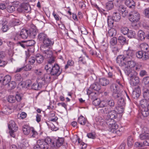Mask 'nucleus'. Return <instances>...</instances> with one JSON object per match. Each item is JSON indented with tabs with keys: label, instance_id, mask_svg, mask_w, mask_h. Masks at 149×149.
Instances as JSON below:
<instances>
[{
	"label": "nucleus",
	"instance_id": "obj_42",
	"mask_svg": "<svg viewBox=\"0 0 149 149\" xmlns=\"http://www.w3.org/2000/svg\"><path fill=\"white\" fill-rule=\"evenodd\" d=\"M31 84V81L29 80H26L25 81H24L22 84V87L26 88L30 86Z\"/></svg>",
	"mask_w": 149,
	"mask_h": 149
},
{
	"label": "nucleus",
	"instance_id": "obj_44",
	"mask_svg": "<svg viewBox=\"0 0 149 149\" xmlns=\"http://www.w3.org/2000/svg\"><path fill=\"white\" fill-rule=\"evenodd\" d=\"M12 39L14 40L17 41L18 40H20L21 38L19 33H14L13 34V36L12 37Z\"/></svg>",
	"mask_w": 149,
	"mask_h": 149
},
{
	"label": "nucleus",
	"instance_id": "obj_41",
	"mask_svg": "<svg viewBox=\"0 0 149 149\" xmlns=\"http://www.w3.org/2000/svg\"><path fill=\"white\" fill-rule=\"evenodd\" d=\"M36 81L41 88L43 85L46 84L42 77H38Z\"/></svg>",
	"mask_w": 149,
	"mask_h": 149
},
{
	"label": "nucleus",
	"instance_id": "obj_5",
	"mask_svg": "<svg viewBox=\"0 0 149 149\" xmlns=\"http://www.w3.org/2000/svg\"><path fill=\"white\" fill-rule=\"evenodd\" d=\"M54 138H51L49 137H47L45 138V139H39L38 140V143L41 145V147L44 148L45 149H48L49 145L52 147L54 146Z\"/></svg>",
	"mask_w": 149,
	"mask_h": 149
},
{
	"label": "nucleus",
	"instance_id": "obj_37",
	"mask_svg": "<svg viewBox=\"0 0 149 149\" xmlns=\"http://www.w3.org/2000/svg\"><path fill=\"white\" fill-rule=\"evenodd\" d=\"M104 107L100 110V112L102 113H109L111 111V107L108 106H107Z\"/></svg>",
	"mask_w": 149,
	"mask_h": 149
},
{
	"label": "nucleus",
	"instance_id": "obj_25",
	"mask_svg": "<svg viewBox=\"0 0 149 149\" xmlns=\"http://www.w3.org/2000/svg\"><path fill=\"white\" fill-rule=\"evenodd\" d=\"M32 128L30 127L27 125H24L22 127L23 133L25 135H28L31 132V128Z\"/></svg>",
	"mask_w": 149,
	"mask_h": 149
},
{
	"label": "nucleus",
	"instance_id": "obj_9",
	"mask_svg": "<svg viewBox=\"0 0 149 149\" xmlns=\"http://www.w3.org/2000/svg\"><path fill=\"white\" fill-rule=\"evenodd\" d=\"M40 49L50 48L52 46L54 43V41L53 39L50 38L48 37L42 42Z\"/></svg>",
	"mask_w": 149,
	"mask_h": 149
},
{
	"label": "nucleus",
	"instance_id": "obj_52",
	"mask_svg": "<svg viewBox=\"0 0 149 149\" xmlns=\"http://www.w3.org/2000/svg\"><path fill=\"white\" fill-rule=\"evenodd\" d=\"M26 58L29 59V63L31 65L33 64L35 62L36 60V57H29V56L26 54Z\"/></svg>",
	"mask_w": 149,
	"mask_h": 149
},
{
	"label": "nucleus",
	"instance_id": "obj_54",
	"mask_svg": "<svg viewBox=\"0 0 149 149\" xmlns=\"http://www.w3.org/2000/svg\"><path fill=\"white\" fill-rule=\"evenodd\" d=\"M16 86V84L15 81H12L10 82L8 84V86L10 89H14Z\"/></svg>",
	"mask_w": 149,
	"mask_h": 149
},
{
	"label": "nucleus",
	"instance_id": "obj_48",
	"mask_svg": "<svg viewBox=\"0 0 149 149\" xmlns=\"http://www.w3.org/2000/svg\"><path fill=\"white\" fill-rule=\"evenodd\" d=\"M139 137L142 140H146L149 138V133H141L140 134Z\"/></svg>",
	"mask_w": 149,
	"mask_h": 149
},
{
	"label": "nucleus",
	"instance_id": "obj_51",
	"mask_svg": "<svg viewBox=\"0 0 149 149\" xmlns=\"http://www.w3.org/2000/svg\"><path fill=\"white\" fill-rule=\"evenodd\" d=\"M90 97L91 99H93L91 98V97ZM93 97L94 98L93 99L94 100L93 101V104L95 106H99L100 101V99L99 98H96V97H95L94 96H93Z\"/></svg>",
	"mask_w": 149,
	"mask_h": 149
},
{
	"label": "nucleus",
	"instance_id": "obj_64",
	"mask_svg": "<svg viewBox=\"0 0 149 149\" xmlns=\"http://www.w3.org/2000/svg\"><path fill=\"white\" fill-rule=\"evenodd\" d=\"M38 140L37 141V144L34 146L33 147V149H45L44 148H42L41 147V146L42 144H40L38 143ZM43 145V144H42Z\"/></svg>",
	"mask_w": 149,
	"mask_h": 149
},
{
	"label": "nucleus",
	"instance_id": "obj_29",
	"mask_svg": "<svg viewBox=\"0 0 149 149\" xmlns=\"http://www.w3.org/2000/svg\"><path fill=\"white\" fill-rule=\"evenodd\" d=\"M55 113L54 112H51L49 115V120L51 121L56 122L58 120L57 117L55 116Z\"/></svg>",
	"mask_w": 149,
	"mask_h": 149
},
{
	"label": "nucleus",
	"instance_id": "obj_17",
	"mask_svg": "<svg viewBox=\"0 0 149 149\" xmlns=\"http://www.w3.org/2000/svg\"><path fill=\"white\" fill-rule=\"evenodd\" d=\"M118 10L119 13H121L123 17H125L127 14L128 12L126 8L123 5H120L118 7Z\"/></svg>",
	"mask_w": 149,
	"mask_h": 149
},
{
	"label": "nucleus",
	"instance_id": "obj_28",
	"mask_svg": "<svg viewBox=\"0 0 149 149\" xmlns=\"http://www.w3.org/2000/svg\"><path fill=\"white\" fill-rule=\"evenodd\" d=\"M121 18V16L119 13L116 12L113 13L112 18L116 22L119 21Z\"/></svg>",
	"mask_w": 149,
	"mask_h": 149
},
{
	"label": "nucleus",
	"instance_id": "obj_14",
	"mask_svg": "<svg viewBox=\"0 0 149 149\" xmlns=\"http://www.w3.org/2000/svg\"><path fill=\"white\" fill-rule=\"evenodd\" d=\"M137 58H142L143 60H146L149 58V55L148 53H144L143 51H140L137 52L136 54Z\"/></svg>",
	"mask_w": 149,
	"mask_h": 149
},
{
	"label": "nucleus",
	"instance_id": "obj_32",
	"mask_svg": "<svg viewBox=\"0 0 149 149\" xmlns=\"http://www.w3.org/2000/svg\"><path fill=\"white\" fill-rule=\"evenodd\" d=\"M124 127H122L118 130L115 129L114 130L112 131V133H116L118 136H120L124 132Z\"/></svg>",
	"mask_w": 149,
	"mask_h": 149
},
{
	"label": "nucleus",
	"instance_id": "obj_15",
	"mask_svg": "<svg viewBox=\"0 0 149 149\" xmlns=\"http://www.w3.org/2000/svg\"><path fill=\"white\" fill-rule=\"evenodd\" d=\"M12 111V109L10 107L5 106L3 107L0 111V116L8 115L11 113Z\"/></svg>",
	"mask_w": 149,
	"mask_h": 149
},
{
	"label": "nucleus",
	"instance_id": "obj_58",
	"mask_svg": "<svg viewBox=\"0 0 149 149\" xmlns=\"http://www.w3.org/2000/svg\"><path fill=\"white\" fill-rule=\"evenodd\" d=\"M129 31V29L127 27H122L120 29L121 32L125 35H127Z\"/></svg>",
	"mask_w": 149,
	"mask_h": 149
},
{
	"label": "nucleus",
	"instance_id": "obj_60",
	"mask_svg": "<svg viewBox=\"0 0 149 149\" xmlns=\"http://www.w3.org/2000/svg\"><path fill=\"white\" fill-rule=\"evenodd\" d=\"M113 7V5L112 1H109L107 3L106 7L109 10L111 9Z\"/></svg>",
	"mask_w": 149,
	"mask_h": 149
},
{
	"label": "nucleus",
	"instance_id": "obj_12",
	"mask_svg": "<svg viewBox=\"0 0 149 149\" xmlns=\"http://www.w3.org/2000/svg\"><path fill=\"white\" fill-rule=\"evenodd\" d=\"M130 75V83L131 85L134 86L138 84L139 82V77L134 75V72L131 73Z\"/></svg>",
	"mask_w": 149,
	"mask_h": 149
},
{
	"label": "nucleus",
	"instance_id": "obj_45",
	"mask_svg": "<svg viewBox=\"0 0 149 149\" xmlns=\"http://www.w3.org/2000/svg\"><path fill=\"white\" fill-rule=\"evenodd\" d=\"M28 34L29 36L32 38H34L36 35V30L33 29L28 30Z\"/></svg>",
	"mask_w": 149,
	"mask_h": 149
},
{
	"label": "nucleus",
	"instance_id": "obj_39",
	"mask_svg": "<svg viewBox=\"0 0 149 149\" xmlns=\"http://www.w3.org/2000/svg\"><path fill=\"white\" fill-rule=\"evenodd\" d=\"M138 37L139 40H142L145 39V33L142 30H140L139 31L138 33Z\"/></svg>",
	"mask_w": 149,
	"mask_h": 149
},
{
	"label": "nucleus",
	"instance_id": "obj_38",
	"mask_svg": "<svg viewBox=\"0 0 149 149\" xmlns=\"http://www.w3.org/2000/svg\"><path fill=\"white\" fill-rule=\"evenodd\" d=\"M119 42L122 45H124L127 44L126 38L122 36H119L118 38Z\"/></svg>",
	"mask_w": 149,
	"mask_h": 149
},
{
	"label": "nucleus",
	"instance_id": "obj_23",
	"mask_svg": "<svg viewBox=\"0 0 149 149\" xmlns=\"http://www.w3.org/2000/svg\"><path fill=\"white\" fill-rule=\"evenodd\" d=\"M141 93V91L139 88H136L133 91L132 93V96L134 98H137L140 96Z\"/></svg>",
	"mask_w": 149,
	"mask_h": 149
},
{
	"label": "nucleus",
	"instance_id": "obj_47",
	"mask_svg": "<svg viewBox=\"0 0 149 149\" xmlns=\"http://www.w3.org/2000/svg\"><path fill=\"white\" fill-rule=\"evenodd\" d=\"M117 39L115 37H113L110 40V43L111 47L115 45L117 43Z\"/></svg>",
	"mask_w": 149,
	"mask_h": 149
},
{
	"label": "nucleus",
	"instance_id": "obj_19",
	"mask_svg": "<svg viewBox=\"0 0 149 149\" xmlns=\"http://www.w3.org/2000/svg\"><path fill=\"white\" fill-rule=\"evenodd\" d=\"M48 37V35L45 32H41L38 35L37 40L40 42H43Z\"/></svg>",
	"mask_w": 149,
	"mask_h": 149
},
{
	"label": "nucleus",
	"instance_id": "obj_31",
	"mask_svg": "<svg viewBox=\"0 0 149 149\" xmlns=\"http://www.w3.org/2000/svg\"><path fill=\"white\" fill-rule=\"evenodd\" d=\"M36 58L37 62L39 64L42 63L44 61L43 56L40 54H38L36 55Z\"/></svg>",
	"mask_w": 149,
	"mask_h": 149
},
{
	"label": "nucleus",
	"instance_id": "obj_8",
	"mask_svg": "<svg viewBox=\"0 0 149 149\" xmlns=\"http://www.w3.org/2000/svg\"><path fill=\"white\" fill-rule=\"evenodd\" d=\"M140 15L139 13L136 10L131 11L129 15V18L130 20L133 22H137L140 19Z\"/></svg>",
	"mask_w": 149,
	"mask_h": 149
},
{
	"label": "nucleus",
	"instance_id": "obj_16",
	"mask_svg": "<svg viewBox=\"0 0 149 149\" xmlns=\"http://www.w3.org/2000/svg\"><path fill=\"white\" fill-rule=\"evenodd\" d=\"M40 49L46 59L53 55L52 51L50 49V48H42Z\"/></svg>",
	"mask_w": 149,
	"mask_h": 149
},
{
	"label": "nucleus",
	"instance_id": "obj_13",
	"mask_svg": "<svg viewBox=\"0 0 149 149\" xmlns=\"http://www.w3.org/2000/svg\"><path fill=\"white\" fill-rule=\"evenodd\" d=\"M54 146L53 148H59L63 144L64 139L63 138L58 137V138H54Z\"/></svg>",
	"mask_w": 149,
	"mask_h": 149
},
{
	"label": "nucleus",
	"instance_id": "obj_34",
	"mask_svg": "<svg viewBox=\"0 0 149 149\" xmlns=\"http://www.w3.org/2000/svg\"><path fill=\"white\" fill-rule=\"evenodd\" d=\"M143 95L144 98L149 101V90L144 88L143 90Z\"/></svg>",
	"mask_w": 149,
	"mask_h": 149
},
{
	"label": "nucleus",
	"instance_id": "obj_43",
	"mask_svg": "<svg viewBox=\"0 0 149 149\" xmlns=\"http://www.w3.org/2000/svg\"><path fill=\"white\" fill-rule=\"evenodd\" d=\"M127 37L130 38H135L136 36V34L134 31L132 30L129 31L127 34Z\"/></svg>",
	"mask_w": 149,
	"mask_h": 149
},
{
	"label": "nucleus",
	"instance_id": "obj_18",
	"mask_svg": "<svg viewBox=\"0 0 149 149\" xmlns=\"http://www.w3.org/2000/svg\"><path fill=\"white\" fill-rule=\"evenodd\" d=\"M47 61V64L46 65L45 68H49L53 65V64L54 63L55 61V58L53 55L52 56L46 58Z\"/></svg>",
	"mask_w": 149,
	"mask_h": 149
},
{
	"label": "nucleus",
	"instance_id": "obj_2",
	"mask_svg": "<svg viewBox=\"0 0 149 149\" xmlns=\"http://www.w3.org/2000/svg\"><path fill=\"white\" fill-rule=\"evenodd\" d=\"M130 60L124 61L120 64H124L125 65L124 71L127 75H129L131 73L134 72V75H137V72L141 69V65L136 63L135 61Z\"/></svg>",
	"mask_w": 149,
	"mask_h": 149
},
{
	"label": "nucleus",
	"instance_id": "obj_6",
	"mask_svg": "<svg viewBox=\"0 0 149 149\" xmlns=\"http://www.w3.org/2000/svg\"><path fill=\"white\" fill-rule=\"evenodd\" d=\"M105 119L104 122L103 123L101 122L100 124L103 126L108 125L109 131L111 132H112V131L118 128V126L114 120L107 119V118H105Z\"/></svg>",
	"mask_w": 149,
	"mask_h": 149
},
{
	"label": "nucleus",
	"instance_id": "obj_27",
	"mask_svg": "<svg viewBox=\"0 0 149 149\" xmlns=\"http://www.w3.org/2000/svg\"><path fill=\"white\" fill-rule=\"evenodd\" d=\"M78 122L81 125H85L87 122V121L86 119L81 115L78 118Z\"/></svg>",
	"mask_w": 149,
	"mask_h": 149
},
{
	"label": "nucleus",
	"instance_id": "obj_62",
	"mask_svg": "<svg viewBox=\"0 0 149 149\" xmlns=\"http://www.w3.org/2000/svg\"><path fill=\"white\" fill-rule=\"evenodd\" d=\"M107 106V100L100 101L99 106L100 107H104Z\"/></svg>",
	"mask_w": 149,
	"mask_h": 149
},
{
	"label": "nucleus",
	"instance_id": "obj_11",
	"mask_svg": "<svg viewBox=\"0 0 149 149\" xmlns=\"http://www.w3.org/2000/svg\"><path fill=\"white\" fill-rule=\"evenodd\" d=\"M17 10L19 13H28L31 10V7L28 4L21 3L17 8Z\"/></svg>",
	"mask_w": 149,
	"mask_h": 149
},
{
	"label": "nucleus",
	"instance_id": "obj_30",
	"mask_svg": "<svg viewBox=\"0 0 149 149\" xmlns=\"http://www.w3.org/2000/svg\"><path fill=\"white\" fill-rule=\"evenodd\" d=\"M11 79V77L9 75H6L3 78L2 84L4 85H6L8 84Z\"/></svg>",
	"mask_w": 149,
	"mask_h": 149
},
{
	"label": "nucleus",
	"instance_id": "obj_35",
	"mask_svg": "<svg viewBox=\"0 0 149 149\" xmlns=\"http://www.w3.org/2000/svg\"><path fill=\"white\" fill-rule=\"evenodd\" d=\"M140 47L146 53L149 50V47L148 45L145 43H141L140 45Z\"/></svg>",
	"mask_w": 149,
	"mask_h": 149
},
{
	"label": "nucleus",
	"instance_id": "obj_33",
	"mask_svg": "<svg viewBox=\"0 0 149 149\" xmlns=\"http://www.w3.org/2000/svg\"><path fill=\"white\" fill-rule=\"evenodd\" d=\"M9 23L10 26H14L19 25L21 23V22L18 19H13L11 21H10Z\"/></svg>",
	"mask_w": 149,
	"mask_h": 149
},
{
	"label": "nucleus",
	"instance_id": "obj_46",
	"mask_svg": "<svg viewBox=\"0 0 149 149\" xmlns=\"http://www.w3.org/2000/svg\"><path fill=\"white\" fill-rule=\"evenodd\" d=\"M114 20L111 16H108L107 18V23L108 26L110 28L113 26V22Z\"/></svg>",
	"mask_w": 149,
	"mask_h": 149
},
{
	"label": "nucleus",
	"instance_id": "obj_1",
	"mask_svg": "<svg viewBox=\"0 0 149 149\" xmlns=\"http://www.w3.org/2000/svg\"><path fill=\"white\" fill-rule=\"evenodd\" d=\"M110 88L112 92V96L115 99L118 100L117 103L119 106L118 110L119 113H122L124 111L123 106L125 105V103L123 98L122 97V91L119 89L116 84H112L110 86Z\"/></svg>",
	"mask_w": 149,
	"mask_h": 149
},
{
	"label": "nucleus",
	"instance_id": "obj_40",
	"mask_svg": "<svg viewBox=\"0 0 149 149\" xmlns=\"http://www.w3.org/2000/svg\"><path fill=\"white\" fill-rule=\"evenodd\" d=\"M116 33V31L115 29L111 28L109 30L107 36L108 37L113 36L115 35Z\"/></svg>",
	"mask_w": 149,
	"mask_h": 149
},
{
	"label": "nucleus",
	"instance_id": "obj_4",
	"mask_svg": "<svg viewBox=\"0 0 149 149\" xmlns=\"http://www.w3.org/2000/svg\"><path fill=\"white\" fill-rule=\"evenodd\" d=\"M45 69L47 72L50 73L51 75L52 76H58L61 72L59 66L57 63H54L49 68H49Z\"/></svg>",
	"mask_w": 149,
	"mask_h": 149
},
{
	"label": "nucleus",
	"instance_id": "obj_53",
	"mask_svg": "<svg viewBox=\"0 0 149 149\" xmlns=\"http://www.w3.org/2000/svg\"><path fill=\"white\" fill-rule=\"evenodd\" d=\"M147 101L148 102V100L145 99H144L141 100L140 101V104L142 108H143V107H146V106L147 104Z\"/></svg>",
	"mask_w": 149,
	"mask_h": 149
},
{
	"label": "nucleus",
	"instance_id": "obj_63",
	"mask_svg": "<svg viewBox=\"0 0 149 149\" xmlns=\"http://www.w3.org/2000/svg\"><path fill=\"white\" fill-rule=\"evenodd\" d=\"M142 83L145 85L149 84V77H147L144 78L142 80Z\"/></svg>",
	"mask_w": 149,
	"mask_h": 149
},
{
	"label": "nucleus",
	"instance_id": "obj_26",
	"mask_svg": "<svg viewBox=\"0 0 149 149\" xmlns=\"http://www.w3.org/2000/svg\"><path fill=\"white\" fill-rule=\"evenodd\" d=\"M99 82L100 84L102 86H106L109 84V80L105 78L100 79Z\"/></svg>",
	"mask_w": 149,
	"mask_h": 149
},
{
	"label": "nucleus",
	"instance_id": "obj_36",
	"mask_svg": "<svg viewBox=\"0 0 149 149\" xmlns=\"http://www.w3.org/2000/svg\"><path fill=\"white\" fill-rule=\"evenodd\" d=\"M141 113L144 117H146L149 115V111L146 107H143L141 109Z\"/></svg>",
	"mask_w": 149,
	"mask_h": 149
},
{
	"label": "nucleus",
	"instance_id": "obj_57",
	"mask_svg": "<svg viewBox=\"0 0 149 149\" xmlns=\"http://www.w3.org/2000/svg\"><path fill=\"white\" fill-rule=\"evenodd\" d=\"M42 77L46 83H48L50 82V81L51 77L49 74H45L44 75V77Z\"/></svg>",
	"mask_w": 149,
	"mask_h": 149
},
{
	"label": "nucleus",
	"instance_id": "obj_55",
	"mask_svg": "<svg viewBox=\"0 0 149 149\" xmlns=\"http://www.w3.org/2000/svg\"><path fill=\"white\" fill-rule=\"evenodd\" d=\"M107 106L109 105L110 107L113 108L115 106V103L113 99L107 100Z\"/></svg>",
	"mask_w": 149,
	"mask_h": 149
},
{
	"label": "nucleus",
	"instance_id": "obj_3",
	"mask_svg": "<svg viewBox=\"0 0 149 149\" xmlns=\"http://www.w3.org/2000/svg\"><path fill=\"white\" fill-rule=\"evenodd\" d=\"M135 52L134 51L129 49L125 50L123 54L118 56L116 59V62L119 65L122 63V62L128 60H132L134 56Z\"/></svg>",
	"mask_w": 149,
	"mask_h": 149
},
{
	"label": "nucleus",
	"instance_id": "obj_49",
	"mask_svg": "<svg viewBox=\"0 0 149 149\" xmlns=\"http://www.w3.org/2000/svg\"><path fill=\"white\" fill-rule=\"evenodd\" d=\"M78 145L81 146V149H85L87 147V144L81 141L79 138L77 139Z\"/></svg>",
	"mask_w": 149,
	"mask_h": 149
},
{
	"label": "nucleus",
	"instance_id": "obj_22",
	"mask_svg": "<svg viewBox=\"0 0 149 149\" xmlns=\"http://www.w3.org/2000/svg\"><path fill=\"white\" fill-rule=\"evenodd\" d=\"M19 2H16L14 4V6H8L7 8V11L10 13H12L14 12L15 10V7H17L16 5H19Z\"/></svg>",
	"mask_w": 149,
	"mask_h": 149
},
{
	"label": "nucleus",
	"instance_id": "obj_56",
	"mask_svg": "<svg viewBox=\"0 0 149 149\" xmlns=\"http://www.w3.org/2000/svg\"><path fill=\"white\" fill-rule=\"evenodd\" d=\"M8 100L10 103H12L15 102L16 101V98L14 96L10 95L8 96Z\"/></svg>",
	"mask_w": 149,
	"mask_h": 149
},
{
	"label": "nucleus",
	"instance_id": "obj_50",
	"mask_svg": "<svg viewBox=\"0 0 149 149\" xmlns=\"http://www.w3.org/2000/svg\"><path fill=\"white\" fill-rule=\"evenodd\" d=\"M24 41H25L26 47L32 46L36 43L35 41L33 40H29Z\"/></svg>",
	"mask_w": 149,
	"mask_h": 149
},
{
	"label": "nucleus",
	"instance_id": "obj_61",
	"mask_svg": "<svg viewBox=\"0 0 149 149\" xmlns=\"http://www.w3.org/2000/svg\"><path fill=\"white\" fill-rule=\"evenodd\" d=\"M134 142L132 137L131 136H129L127 138V144L129 146L132 145Z\"/></svg>",
	"mask_w": 149,
	"mask_h": 149
},
{
	"label": "nucleus",
	"instance_id": "obj_7",
	"mask_svg": "<svg viewBox=\"0 0 149 149\" xmlns=\"http://www.w3.org/2000/svg\"><path fill=\"white\" fill-rule=\"evenodd\" d=\"M100 88L101 86L98 83H95L91 85L87 91V94L89 95V97H91V98L93 99V96H94L95 98L96 94L95 93L92 92L91 90L93 89L94 90L98 91Z\"/></svg>",
	"mask_w": 149,
	"mask_h": 149
},
{
	"label": "nucleus",
	"instance_id": "obj_59",
	"mask_svg": "<svg viewBox=\"0 0 149 149\" xmlns=\"http://www.w3.org/2000/svg\"><path fill=\"white\" fill-rule=\"evenodd\" d=\"M32 88L35 90H39L41 87H40V86L37 83H34L31 86Z\"/></svg>",
	"mask_w": 149,
	"mask_h": 149
},
{
	"label": "nucleus",
	"instance_id": "obj_20",
	"mask_svg": "<svg viewBox=\"0 0 149 149\" xmlns=\"http://www.w3.org/2000/svg\"><path fill=\"white\" fill-rule=\"evenodd\" d=\"M117 117V113L116 111L114 110H111L109 113V115L106 117L107 119H111L114 120Z\"/></svg>",
	"mask_w": 149,
	"mask_h": 149
},
{
	"label": "nucleus",
	"instance_id": "obj_21",
	"mask_svg": "<svg viewBox=\"0 0 149 149\" xmlns=\"http://www.w3.org/2000/svg\"><path fill=\"white\" fill-rule=\"evenodd\" d=\"M125 4L130 8L134 9L135 6V3L133 0H126Z\"/></svg>",
	"mask_w": 149,
	"mask_h": 149
},
{
	"label": "nucleus",
	"instance_id": "obj_24",
	"mask_svg": "<svg viewBox=\"0 0 149 149\" xmlns=\"http://www.w3.org/2000/svg\"><path fill=\"white\" fill-rule=\"evenodd\" d=\"M21 38L25 39L29 36L28 30L26 29H22L19 33Z\"/></svg>",
	"mask_w": 149,
	"mask_h": 149
},
{
	"label": "nucleus",
	"instance_id": "obj_10",
	"mask_svg": "<svg viewBox=\"0 0 149 149\" xmlns=\"http://www.w3.org/2000/svg\"><path fill=\"white\" fill-rule=\"evenodd\" d=\"M8 127L10 130L9 133L10 135L13 137H14L15 136L14 133L18 130V127L15 122L13 120H10L8 124Z\"/></svg>",
	"mask_w": 149,
	"mask_h": 149
}]
</instances>
